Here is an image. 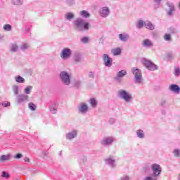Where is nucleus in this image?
<instances>
[{
    "label": "nucleus",
    "instance_id": "50",
    "mask_svg": "<svg viewBox=\"0 0 180 180\" xmlns=\"http://www.w3.org/2000/svg\"><path fill=\"white\" fill-rule=\"evenodd\" d=\"M22 157H23V155H22L21 153H18L16 155L14 156V158H15V160H19L22 158Z\"/></svg>",
    "mask_w": 180,
    "mask_h": 180
},
{
    "label": "nucleus",
    "instance_id": "28",
    "mask_svg": "<svg viewBox=\"0 0 180 180\" xmlns=\"http://www.w3.org/2000/svg\"><path fill=\"white\" fill-rule=\"evenodd\" d=\"M15 81H16L18 84H24L25 78L22 77V76L18 75L15 77Z\"/></svg>",
    "mask_w": 180,
    "mask_h": 180
},
{
    "label": "nucleus",
    "instance_id": "38",
    "mask_svg": "<svg viewBox=\"0 0 180 180\" xmlns=\"http://www.w3.org/2000/svg\"><path fill=\"white\" fill-rule=\"evenodd\" d=\"M158 179L154 176L153 174L146 176L143 180H158Z\"/></svg>",
    "mask_w": 180,
    "mask_h": 180
},
{
    "label": "nucleus",
    "instance_id": "55",
    "mask_svg": "<svg viewBox=\"0 0 180 180\" xmlns=\"http://www.w3.org/2000/svg\"><path fill=\"white\" fill-rule=\"evenodd\" d=\"M153 2H155V4H160L161 1L162 0H152Z\"/></svg>",
    "mask_w": 180,
    "mask_h": 180
},
{
    "label": "nucleus",
    "instance_id": "3",
    "mask_svg": "<svg viewBox=\"0 0 180 180\" xmlns=\"http://www.w3.org/2000/svg\"><path fill=\"white\" fill-rule=\"evenodd\" d=\"M59 79L60 82L65 86H70L71 85V75L70 72L65 70L61 71L59 74Z\"/></svg>",
    "mask_w": 180,
    "mask_h": 180
},
{
    "label": "nucleus",
    "instance_id": "16",
    "mask_svg": "<svg viewBox=\"0 0 180 180\" xmlns=\"http://www.w3.org/2000/svg\"><path fill=\"white\" fill-rule=\"evenodd\" d=\"M142 46L143 47H147L148 49H150L154 46V44H153V41L148 39H146L142 42Z\"/></svg>",
    "mask_w": 180,
    "mask_h": 180
},
{
    "label": "nucleus",
    "instance_id": "27",
    "mask_svg": "<svg viewBox=\"0 0 180 180\" xmlns=\"http://www.w3.org/2000/svg\"><path fill=\"white\" fill-rule=\"evenodd\" d=\"M80 15L82 18H85L86 19H88V18H91V14L85 10L82 11L80 12Z\"/></svg>",
    "mask_w": 180,
    "mask_h": 180
},
{
    "label": "nucleus",
    "instance_id": "17",
    "mask_svg": "<svg viewBox=\"0 0 180 180\" xmlns=\"http://www.w3.org/2000/svg\"><path fill=\"white\" fill-rule=\"evenodd\" d=\"M105 163L110 165L112 168L115 167L116 165L115 164V161L113 157L110 156L108 158L105 160Z\"/></svg>",
    "mask_w": 180,
    "mask_h": 180
},
{
    "label": "nucleus",
    "instance_id": "24",
    "mask_svg": "<svg viewBox=\"0 0 180 180\" xmlns=\"http://www.w3.org/2000/svg\"><path fill=\"white\" fill-rule=\"evenodd\" d=\"M12 91L14 94V95H19V92H20V89H19V86H18L17 84H13L12 86Z\"/></svg>",
    "mask_w": 180,
    "mask_h": 180
},
{
    "label": "nucleus",
    "instance_id": "10",
    "mask_svg": "<svg viewBox=\"0 0 180 180\" xmlns=\"http://www.w3.org/2000/svg\"><path fill=\"white\" fill-rule=\"evenodd\" d=\"M110 15V9L108 6L103 7L100 9V16L101 18H108Z\"/></svg>",
    "mask_w": 180,
    "mask_h": 180
},
{
    "label": "nucleus",
    "instance_id": "14",
    "mask_svg": "<svg viewBox=\"0 0 180 180\" xmlns=\"http://www.w3.org/2000/svg\"><path fill=\"white\" fill-rule=\"evenodd\" d=\"M82 60H83L82 54H81V53H79V52L75 53L73 56V60L75 63H81Z\"/></svg>",
    "mask_w": 180,
    "mask_h": 180
},
{
    "label": "nucleus",
    "instance_id": "30",
    "mask_svg": "<svg viewBox=\"0 0 180 180\" xmlns=\"http://www.w3.org/2000/svg\"><path fill=\"white\" fill-rule=\"evenodd\" d=\"M75 16V15H74V13H70V12L67 13L65 15V19H67V20H71V19H74Z\"/></svg>",
    "mask_w": 180,
    "mask_h": 180
},
{
    "label": "nucleus",
    "instance_id": "26",
    "mask_svg": "<svg viewBox=\"0 0 180 180\" xmlns=\"http://www.w3.org/2000/svg\"><path fill=\"white\" fill-rule=\"evenodd\" d=\"M32 91H33V86H26L25 89H24V94H25V95H30L32 94Z\"/></svg>",
    "mask_w": 180,
    "mask_h": 180
},
{
    "label": "nucleus",
    "instance_id": "37",
    "mask_svg": "<svg viewBox=\"0 0 180 180\" xmlns=\"http://www.w3.org/2000/svg\"><path fill=\"white\" fill-rule=\"evenodd\" d=\"M18 45L14 44L11 45L10 50L13 53H15V51H18Z\"/></svg>",
    "mask_w": 180,
    "mask_h": 180
},
{
    "label": "nucleus",
    "instance_id": "44",
    "mask_svg": "<svg viewBox=\"0 0 180 180\" xmlns=\"http://www.w3.org/2000/svg\"><path fill=\"white\" fill-rule=\"evenodd\" d=\"M173 154H174V157H179L180 150L179 149H174L173 150Z\"/></svg>",
    "mask_w": 180,
    "mask_h": 180
},
{
    "label": "nucleus",
    "instance_id": "59",
    "mask_svg": "<svg viewBox=\"0 0 180 180\" xmlns=\"http://www.w3.org/2000/svg\"><path fill=\"white\" fill-rule=\"evenodd\" d=\"M44 155H47V153H44Z\"/></svg>",
    "mask_w": 180,
    "mask_h": 180
},
{
    "label": "nucleus",
    "instance_id": "9",
    "mask_svg": "<svg viewBox=\"0 0 180 180\" xmlns=\"http://www.w3.org/2000/svg\"><path fill=\"white\" fill-rule=\"evenodd\" d=\"M103 60L104 61V65H105V67H112L113 60L112 59V58L109 57V55L103 54Z\"/></svg>",
    "mask_w": 180,
    "mask_h": 180
},
{
    "label": "nucleus",
    "instance_id": "52",
    "mask_svg": "<svg viewBox=\"0 0 180 180\" xmlns=\"http://www.w3.org/2000/svg\"><path fill=\"white\" fill-rule=\"evenodd\" d=\"M89 78H92V79L95 78V73L94 72H90L89 73Z\"/></svg>",
    "mask_w": 180,
    "mask_h": 180
},
{
    "label": "nucleus",
    "instance_id": "57",
    "mask_svg": "<svg viewBox=\"0 0 180 180\" xmlns=\"http://www.w3.org/2000/svg\"><path fill=\"white\" fill-rule=\"evenodd\" d=\"M2 39H4V36L0 35V40H2Z\"/></svg>",
    "mask_w": 180,
    "mask_h": 180
},
{
    "label": "nucleus",
    "instance_id": "54",
    "mask_svg": "<svg viewBox=\"0 0 180 180\" xmlns=\"http://www.w3.org/2000/svg\"><path fill=\"white\" fill-rule=\"evenodd\" d=\"M24 161L25 162H30V159L26 157L24 158Z\"/></svg>",
    "mask_w": 180,
    "mask_h": 180
},
{
    "label": "nucleus",
    "instance_id": "5",
    "mask_svg": "<svg viewBox=\"0 0 180 180\" xmlns=\"http://www.w3.org/2000/svg\"><path fill=\"white\" fill-rule=\"evenodd\" d=\"M151 169L153 171L152 175L158 179V176L161 175V171L162 170L161 166L157 163H155L151 165Z\"/></svg>",
    "mask_w": 180,
    "mask_h": 180
},
{
    "label": "nucleus",
    "instance_id": "15",
    "mask_svg": "<svg viewBox=\"0 0 180 180\" xmlns=\"http://www.w3.org/2000/svg\"><path fill=\"white\" fill-rule=\"evenodd\" d=\"M113 141H115V139L112 137H106L102 140L101 144H103V146H108L109 144H112Z\"/></svg>",
    "mask_w": 180,
    "mask_h": 180
},
{
    "label": "nucleus",
    "instance_id": "51",
    "mask_svg": "<svg viewBox=\"0 0 180 180\" xmlns=\"http://www.w3.org/2000/svg\"><path fill=\"white\" fill-rule=\"evenodd\" d=\"M120 180H130V178L129 176L124 175L121 176Z\"/></svg>",
    "mask_w": 180,
    "mask_h": 180
},
{
    "label": "nucleus",
    "instance_id": "11",
    "mask_svg": "<svg viewBox=\"0 0 180 180\" xmlns=\"http://www.w3.org/2000/svg\"><path fill=\"white\" fill-rule=\"evenodd\" d=\"M29 101V96L25 94H20L16 97V102L18 104L23 103V102H27Z\"/></svg>",
    "mask_w": 180,
    "mask_h": 180
},
{
    "label": "nucleus",
    "instance_id": "6",
    "mask_svg": "<svg viewBox=\"0 0 180 180\" xmlns=\"http://www.w3.org/2000/svg\"><path fill=\"white\" fill-rule=\"evenodd\" d=\"M142 63L147 68V70H149V71H155V70H158V68L150 60H148L147 59H143L142 60Z\"/></svg>",
    "mask_w": 180,
    "mask_h": 180
},
{
    "label": "nucleus",
    "instance_id": "12",
    "mask_svg": "<svg viewBox=\"0 0 180 180\" xmlns=\"http://www.w3.org/2000/svg\"><path fill=\"white\" fill-rule=\"evenodd\" d=\"M167 6L168 8H169V9L167 11L168 16H172V15H174V12H175V6H174V3L167 1Z\"/></svg>",
    "mask_w": 180,
    "mask_h": 180
},
{
    "label": "nucleus",
    "instance_id": "49",
    "mask_svg": "<svg viewBox=\"0 0 180 180\" xmlns=\"http://www.w3.org/2000/svg\"><path fill=\"white\" fill-rule=\"evenodd\" d=\"M2 106H4V108H8V106H11V103L4 101L2 103Z\"/></svg>",
    "mask_w": 180,
    "mask_h": 180
},
{
    "label": "nucleus",
    "instance_id": "47",
    "mask_svg": "<svg viewBox=\"0 0 180 180\" xmlns=\"http://www.w3.org/2000/svg\"><path fill=\"white\" fill-rule=\"evenodd\" d=\"M81 41L82 43H84L86 44V43H88V41H89V39L86 37H84L81 39Z\"/></svg>",
    "mask_w": 180,
    "mask_h": 180
},
{
    "label": "nucleus",
    "instance_id": "4",
    "mask_svg": "<svg viewBox=\"0 0 180 180\" xmlns=\"http://www.w3.org/2000/svg\"><path fill=\"white\" fill-rule=\"evenodd\" d=\"M133 75H134V82L135 84H143V75H141V70L140 69H137L134 68L131 70Z\"/></svg>",
    "mask_w": 180,
    "mask_h": 180
},
{
    "label": "nucleus",
    "instance_id": "42",
    "mask_svg": "<svg viewBox=\"0 0 180 180\" xmlns=\"http://www.w3.org/2000/svg\"><path fill=\"white\" fill-rule=\"evenodd\" d=\"M28 108L30 109V110H34L36 109V105L33 103H30L28 104Z\"/></svg>",
    "mask_w": 180,
    "mask_h": 180
},
{
    "label": "nucleus",
    "instance_id": "8",
    "mask_svg": "<svg viewBox=\"0 0 180 180\" xmlns=\"http://www.w3.org/2000/svg\"><path fill=\"white\" fill-rule=\"evenodd\" d=\"M88 110H89V107L88 106V104L85 103H81L78 106V112L82 115H86L88 112Z\"/></svg>",
    "mask_w": 180,
    "mask_h": 180
},
{
    "label": "nucleus",
    "instance_id": "22",
    "mask_svg": "<svg viewBox=\"0 0 180 180\" xmlns=\"http://www.w3.org/2000/svg\"><path fill=\"white\" fill-rule=\"evenodd\" d=\"M144 26L146 29H149V30H154V25L150 21H146Z\"/></svg>",
    "mask_w": 180,
    "mask_h": 180
},
{
    "label": "nucleus",
    "instance_id": "53",
    "mask_svg": "<svg viewBox=\"0 0 180 180\" xmlns=\"http://www.w3.org/2000/svg\"><path fill=\"white\" fill-rule=\"evenodd\" d=\"M115 122H116V120H115V118H110L109 120L110 124H113Z\"/></svg>",
    "mask_w": 180,
    "mask_h": 180
},
{
    "label": "nucleus",
    "instance_id": "2",
    "mask_svg": "<svg viewBox=\"0 0 180 180\" xmlns=\"http://www.w3.org/2000/svg\"><path fill=\"white\" fill-rule=\"evenodd\" d=\"M117 95L120 99H122L126 103H130V102L133 101V96L131 94L124 89H120L117 92Z\"/></svg>",
    "mask_w": 180,
    "mask_h": 180
},
{
    "label": "nucleus",
    "instance_id": "19",
    "mask_svg": "<svg viewBox=\"0 0 180 180\" xmlns=\"http://www.w3.org/2000/svg\"><path fill=\"white\" fill-rule=\"evenodd\" d=\"M125 75H127V72L124 70H122L117 74L116 80L120 81V78H123Z\"/></svg>",
    "mask_w": 180,
    "mask_h": 180
},
{
    "label": "nucleus",
    "instance_id": "29",
    "mask_svg": "<svg viewBox=\"0 0 180 180\" xmlns=\"http://www.w3.org/2000/svg\"><path fill=\"white\" fill-rule=\"evenodd\" d=\"M72 86L74 88H77V89H79V88H81V81H79V80H75L72 82Z\"/></svg>",
    "mask_w": 180,
    "mask_h": 180
},
{
    "label": "nucleus",
    "instance_id": "36",
    "mask_svg": "<svg viewBox=\"0 0 180 180\" xmlns=\"http://www.w3.org/2000/svg\"><path fill=\"white\" fill-rule=\"evenodd\" d=\"M20 49L22 50V51H25V50L29 49V45L27 44H22L20 46Z\"/></svg>",
    "mask_w": 180,
    "mask_h": 180
},
{
    "label": "nucleus",
    "instance_id": "41",
    "mask_svg": "<svg viewBox=\"0 0 180 180\" xmlns=\"http://www.w3.org/2000/svg\"><path fill=\"white\" fill-rule=\"evenodd\" d=\"M174 75H175V77H179V75H180L179 68H174Z\"/></svg>",
    "mask_w": 180,
    "mask_h": 180
},
{
    "label": "nucleus",
    "instance_id": "13",
    "mask_svg": "<svg viewBox=\"0 0 180 180\" xmlns=\"http://www.w3.org/2000/svg\"><path fill=\"white\" fill-rule=\"evenodd\" d=\"M77 134H78V131L73 130L66 134V139L67 140H72V139H75V137H77Z\"/></svg>",
    "mask_w": 180,
    "mask_h": 180
},
{
    "label": "nucleus",
    "instance_id": "35",
    "mask_svg": "<svg viewBox=\"0 0 180 180\" xmlns=\"http://www.w3.org/2000/svg\"><path fill=\"white\" fill-rule=\"evenodd\" d=\"M143 26H144V21H143L142 20H139L136 23V28L143 29Z\"/></svg>",
    "mask_w": 180,
    "mask_h": 180
},
{
    "label": "nucleus",
    "instance_id": "45",
    "mask_svg": "<svg viewBox=\"0 0 180 180\" xmlns=\"http://www.w3.org/2000/svg\"><path fill=\"white\" fill-rule=\"evenodd\" d=\"M164 39L166 41H171V34H165V36H164Z\"/></svg>",
    "mask_w": 180,
    "mask_h": 180
},
{
    "label": "nucleus",
    "instance_id": "20",
    "mask_svg": "<svg viewBox=\"0 0 180 180\" xmlns=\"http://www.w3.org/2000/svg\"><path fill=\"white\" fill-rule=\"evenodd\" d=\"M12 158L11 154L2 155L0 156V162H5V161H9Z\"/></svg>",
    "mask_w": 180,
    "mask_h": 180
},
{
    "label": "nucleus",
    "instance_id": "7",
    "mask_svg": "<svg viewBox=\"0 0 180 180\" xmlns=\"http://www.w3.org/2000/svg\"><path fill=\"white\" fill-rule=\"evenodd\" d=\"M71 54H72V51L68 48H65L60 53V58L63 60H67V58H70L71 57Z\"/></svg>",
    "mask_w": 180,
    "mask_h": 180
},
{
    "label": "nucleus",
    "instance_id": "21",
    "mask_svg": "<svg viewBox=\"0 0 180 180\" xmlns=\"http://www.w3.org/2000/svg\"><path fill=\"white\" fill-rule=\"evenodd\" d=\"M118 37L121 41H127V40H129V39L130 38L129 34L126 33L120 34L118 35Z\"/></svg>",
    "mask_w": 180,
    "mask_h": 180
},
{
    "label": "nucleus",
    "instance_id": "1",
    "mask_svg": "<svg viewBox=\"0 0 180 180\" xmlns=\"http://www.w3.org/2000/svg\"><path fill=\"white\" fill-rule=\"evenodd\" d=\"M75 30L77 32H87L91 29V23L85 22L82 18H77L73 22Z\"/></svg>",
    "mask_w": 180,
    "mask_h": 180
},
{
    "label": "nucleus",
    "instance_id": "58",
    "mask_svg": "<svg viewBox=\"0 0 180 180\" xmlns=\"http://www.w3.org/2000/svg\"><path fill=\"white\" fill-rule=\"evenodd\" d=\"M178 179L180 180V173L178 175Z\"/></svg>",
    "mask_w": 180,
    "mask_h": 180
},
{
    "label": "nucleus",
    "instance_id": "18",
    "mask_svg": "<svg viewBox=\"0 0 180 180\" xmlns=\"http://www.w3.org/2000/svg\"><path fill=\"white\" fill-rule=\"evenodd\" d=\"M169 91L172 92H174V94H179L180 92V87L176 84H172L169 86Z\"/></svg>",
    "mask_w": 180,
    "mask_h": 180
},
{
    "label": "nucleus",
    "instance_id": "40",
    "mask_svg": "<svg viewBox=\"0 0 180 180\" xmlns=\"http://www.w3.org/2000/svg\"><path fill=\"white\" fill-rule=\"evenodd\" d=\"M65 3L68 6H72V5H75V0H66Z\"/></svg>",
    "mask_w": 180,
    "mask_h": 180
},
{
    "label": "nucleus",
    "instance_id": "31",
    "mask_svg": "<svg viewBox=\"0 0 180 180\" xmlns=\"http://www.w3.org/2000/svg\"><path fill=\"white\" fill-rule=\"evenodd\" d=\"M89 103L92 108H96L98 105V101H96V99L95 98H91L89 100Z\"/></svg>",
    "mask_w": 180,
    "mask_h": 180
},
{
    "label": "nucleus",
    "instance_id": "48",
    "mask_svg": "<svg viewBox=\"0 0 180 180\" xmlns=\"http://www.w3.org/2000/svg\"><path fill=\"white\" fill-rule=\"evenodd\" d=\"M2 178H9L10 175L6 172H2Z\"/></svg>",
    "mask_w": 180,
    "mask_h": 180
},
{
    "label": "nucleus",
    "instance_id": "39",
    "mask_svg": "<svg viewBox=\"0 0 180 180\" xmlns=\"http://www.w3.org/2000/svg\"><path fill=\"white\" fill-rule=\"evenodd\" d=\"M13 5H17V6L22 5L23 4V1H22V0H13Z\"/></svg>",
    "mask_w": 180,
    "mask_h": 180
},
{
    "label": "nucleus",
    "instance_id": "34",
    "mask_svg": "<svg viewBox=\"0 0 180 180\" xmlns=\"http://www.w3.org/2000/svg\"><path fill=\"white\" fill-rule=\"evenodd\" d=\"M174 58V53L172 52H169L166 54V60L167 61H171Z\"/></svg>",
    "mask_w": 180,
    "mask_h": 180
},
{
    "label": "nucleus",
    "instance_id": "23",
    "mask_svg": "<svg viewBox=\"0 0 180 180\" xmlns=\"http://www.w3.org/2000/svg\"><path fill=\"white\" fill-rule=\"evenodd\" d=\"M49 110H50L51 113H52L53 115H56V113H57V110H58L57 105H56V104L51 105L49 107Z\"/></svg>",
    "mask_w": 180,
    "mask_h": 180
},
{
    "label": "nucleus",
    "instance_id": "25",
    "mask_svg": "<svg viewBox=\"0 0 180 180\" xmlns=\"http://www.w3.org/2000/svg\"><path fill=\"white\" fill-rule=\"evenodd\" d=\"M111 52L112 53L113 56H120V54H122V49L120 48H116L112 49Z\"/></svg>",
    "mask_w": 180,
    "mask_h": 180
},
{
    "label": "nucleus",
    "instance_id": "32",
    "mask_svg": "<svg viewBox=\"0 0 180 180\" xmlns=\"http://www.w3.org/2000/svg\"><path fill=\"white\" fill-rule=\"evenodd\" d=\"M136 136L139 139H144V131L139 129L136 131Z\"/></svg>",
    "mask_w": 180,
    "mask_h": 180
},
{
    "label": "nucleus",
    "instance_id": "46",
    "mask_svg": "<svg viewBox=\"0 0 180 180\" xmlns=\"http://www.w3.org/2000/svg\"><path fill=\"white\" fill-rule=\"evenodd\" d=\"M168 32L170 33L171 34H174L176 33V30H175V28H174V27H170L168 30Z\"/></svg>",
    "mask_w": 180,
    "mask_h": 180
},
{
    "label": "nucleus",
    "instance_id": "56",
    "mask_svg": "<svg viewBox=\"0 0 180 180\" xmlns=\"http://www.w3.org/2000/svg\"><path fill=\"white\" fill-rule=\"evenodd\" d=\"M82 160H83V162H86V157L84 156L83 158H82Z\"/></svg>",
    "mask_w": 180,
    "mask_h": 180
},
{
    "label": "nucleus",
    "instance_id": "33",
    "mask_svg": "<svg viewBox=\"0 0 180 180\" xmlns=\"http://www.w3.org/2000/svg\"><path fill=\"white\" fill-rule=\"evenodd\" d=\"M3 29L5 32H11V30H12V25L6 24L3 26Z\"/></svg>",
    "mask_w": 180,
    "mask_h": 180
},
{
    "label": "nucleus",
    "instance_id": "43",
    "mask_svg": "<svg viewBox=\"0 0 180 180\" xmlns=\"http://www.w3.org/2000/svg\"><path fill=\"white\" fill-rule=\"evenodd\" d=\"M165 105H167V100L165 98H162L160 102V106H162V108H164Z\"/></svg>",
    "mask_w": 180,
    "mask_h": 180
}]
</instances>
